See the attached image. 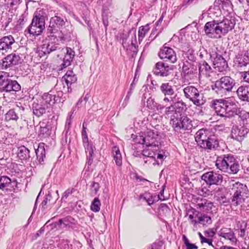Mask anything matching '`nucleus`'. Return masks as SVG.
Returning <instances> with one entry per match:
<instances>
[{"instance_id": "f257e3e1", "label": "nucleus", "mask_w": 249, "mask_h": 249, "mask_svg": "<svg viewBox=\"0 0 249 249\" xmlns=\"http://www.w3.org/2000/svg\"><path fill=\"white\" fill-rule=\"evenodd\" d=\"M229 187L231 196L229 199V203L231 207L241 205L249 197V190L245 184L232 181Z\"/></svg>"}, {"instance_id": "f03ea898", "label": "nucleus", "mask_w": 249, "mask_h": 249, "mask_svg": "<svg viewBox=\"0 0 249 249\" xmlns=\"http://www.w3.org/2000/svg\"><path fill=\"white\" fill-rule=\"evenodd\" d=\"M236 104L233 98L227 100L219 99L213 101L211 107L213 108L216 114L220 117L230 118L234 115Z\"/></svg>"}, {"instance_id": "7ed1b4c3", "label": "nucleus", "mask_w": 249, "mask_h": 249, "mask_svg": "<svg viewBox=\"0 0 249 249\" xmlns=\"http://www.w3.org/2000/svg\"><path fill=\"white\" fill-rule=\"evenodd\" d=\"M184 96L197 107H201L205 104L206 100L203 94L194 86H187L183 89Z\"/></svg>"}, {"instance_id": "20e7f679", "label": "nucleus", "mask_w": 249, "mask_h": 249, "mask_svg": "<svg viewBox=\"0 0 249 249\" xmlns=\"http://www.w3.org/2000/svg\"><path fill=\"white\" fill-rule=\"evenodd\" d=\"M234 85V80L231 77L223 76L217 80L212 87L215 93L222 96L226 92L231 91Z\"/></svg>"}, {"instance_id": "39448f33", "label": "nucleus", "mask_w": 249, "mask_h": 249, "mask_svg": "<svg viewBox=\"0 0 249 249\" xmlns=\"http://www.w3.org/2000/svg\"><path fill=\"white\" fill-rule=\"evenodd\" d=\"M45 16L36 15L33 17L32 23L28 28V32L34 36L40 35L45 29Z\"/></svg>"}, {"instance_id": "423d86ee", "label": "nucleus", "mask_w": 249, "mask_h": 249, "mask_svg": "<svg viewBox=\"0 0 249 249\" xmlns=\"http://www.w3.org/2000/svg\"><path fill=\"white\" fill-rule=\"evenodd\" d=\"M204 30L206 35L210 38H220L222 36L217 20L207 22L204 26Z\"/></svg>"}, {"instance_id": "0eeeda50", "label": "nucleus", "mask_w": 249, "mask_h": 249, "mask_svg": "<svg viewBox=\"0 0 249 249\" xmlns=\"http://www.w3.org/2000/svg\"><path fill=\"white\" fill-rule=\"evenodd\" d=\"M210 56L215 69L220 72H222L228 68V65L226 60L221 55L219 54L215 51L210 52Z\"/></svg>"}, {"instance_id": "6e6552de", "label": "nucleus", "mask_w": 249, "mask_h": 249, "mask_svg": "<svg viewBox=\"0 0 249 249\" xmlns=\"http://www.w3.org/2000/svg\"><path fill=\"white\" fill-rule=\"evenodd\" d=\"M201 179L210 185H218L222 182L223 177L221 174L212 171L203 174Z\"/></svg>"}, {"instance_id": "1a4fd4ad", "label": "nucleus", "mask_w": 249, "mask_h": 249, "mask_svg": "<svg viewBox=\"0 0 249 249\" xmlns=\"http://www.w3.org/2000/svg\"><path fill=\"white\" fill-rule=\"evenodd\" d=\"M66 23L64 19L58 16H55L52 17L50 21V25L47 29L48 33L51 35L53 33H55L58 29L63 28Z\"/></svg>"}, {"instance_id": "9d476101", "label": "nucleus", "mask_w": 249, "mask_h": 249, "mask_svg": "<svg viewBox=\"0 0 249 249\" xmlns=\"http://www.w3.org/2000/svg\"><path fill=\"white\" fill-rule=\"evenodd\" d=\"M218 23L222 36H225L229 31H231L234 28L235 20L234 18L228 17L224 18L222 21L218 20Z\"/></svg>"}, {"instance_id": "9b49d317", "label": "nucleus", "mask_w": 249, "mask_h": 249, "mask_svg": "<svg viewBox=\"0 0 249 249\" xmlns=\"http://www.w3.org/2000/svg\"><path fill=\"white\" fill-rule=\"evenodd\" d=\"M173 66L169 67L162 62L156 63L153 69L154 74L157 76L166 77L171 74L173 69Z\"/></svg>"}, {"instance_id": "f8f14e48", "label": "nucleus", "mask_w": 249, "mask_h": 249, "mask_svg": "<svg viewBox=\"0 0 249 249\" xmlns=\"http://www.w3.org/2000/svg\"><path fill=\"white\" fill-rule=\"evenodd\" d=\"M15 44V39L11 35L1 38L0 39V53H4L9 51H11L12 46Z\"/></svg>"}, {"instance_id": "ddd939ff", "label": "nucleus", "mask_w": 249, "mask_h": 249, "mask_svg": "<svg viewBox=\"0 0 249 249\" xmlns=\"http://www.w3.org/2000/svg\"><path fill=\"white\" fill-rule=\"evenodd\" d=\"M159 56L161 59L168 60L172 63H174L177 61L176 53L170 47H163L159 52Z\"/></svg>"}, {"instance_id": "4468645a", "label": "nucleus", "mask_w": 249, "mask_h": 249, "mask_svg": "<svg viewBox=\"0 0 249 249\" xmlns=\"http://www.w3.org/2000/svg\"><path fill=\"white\" fill-rule=\"evenodd\" d=\"M21 63V58L18 54L12 53L6 56L2 60V66L4 69H7L13 66Z\"/></svg>"}, {"instance_id": "2eb2a0df", "label": "nucleus", "mask_w": 249, "mask_h": 249, "mask_svg": "<svg viewBox=\"0 0 249 249\" xmlns=\"http://www.w3.org/2000/svg\"><path fill=\"white\" fill-rule=\"evenodd\" d=\"M233 157H218L215 165L218 169L224 172H228L230 163L234 160Z\"/></svg>"}, {"instance_id": "dca6fc26", "label": "nucleus", "mask_w": 249, "mask_h": 249, "mask_svg": "<svg viewBox=\"0 0 249 249\" xmlns=\"http://www.w3.org/2000/svg\"><path fill=\"white\" fill-rule=\"evenodd\" d=\"M249 129L243 126H233L231 131V137L237 141H241L249 133Z\"/></svg>"}, {"instance_id": "f3484780", "label": "nucleus", "mask_w": 249, "mask_h": 249, "mask_svg": "<svg viewBox=\"0 0 249 249\" xmlns=\"http://www.w3.org/2000/svg\"><path fill=\"white\" fill-rule=\"evenodd\" d=\"M218 235L224 240L228 241L231 245L236 244L237 239L235 233L230 228H223L218 232Z\"/></svg>"}, {"instance_id": "a211bd4d", "label": "nucleus", "mask_w": 249, "mask_h": 249, "mask_svg": "<svg viewBox=\"0 0 249 249\" xmlns=\"http://www.w3.org/2000/svg\"><path fill=\"white\" fill-rule=\"evenodd\" d=\"M52 34V36H54L57 40L62 43L69 41L71 39V32L69 28H62L59 31L57 30L55 33Z\"/></svg>"}, {"instance_id": "6ab92c4d", "label": "nucleus", "mask_w": 249, "mask_h": 249, "mask_svg": "<svg viewBox=\"0 0 249 249\" xmlns=\"http://www.w3.org/2000/svg\"><path fill=\"white\" fill-rule=\"evenodd\" d=\"M210 131L207 129H201L198 130L195 135V140L197 144L202 147L204 144L211 135Z\"/></svg>"}, {"instance_id": "aec40b11", "label": "nucleus", "mask_w": 249, "mask_h": 249, "mask_svg": "<svg viewBox=\"0 0 249 249\" xmlns=\"http://www.w3.org/2000/svg\"><path fill=\"white\" fill-rule=\"evenodd\" d=\"M60 94H62V93H58V95L56 96L50 93H45L42 96L41 103L46 105H53L55 103L61 102V99L60 97Z\"/></svg>"}, {"instance_id": "412c9836", "label": "nucleus", "mask_w": 249, "mask_h": 249, "mask_svg": "<svg viewBox=\"0 0 249 249\" xmlns=\"http://www.w3.org/2000/svg\"><path fill=\"white\" fill-rule=\"evenodd\" d=\"M58 48L57 44H54L53 42H44L41 46L39 50V54L40 57L44 55L49 54L52 52L55 51Z\"/></svg>"}, {"instance_id": "4be33fe9", "label": "nucleus", "mask_w": 249, "mask_h": 249, "mask_svg": "<svg viewBox=\"0 0 249 249\" xmlns=\"http://www.w3.org/2000/svg\"><path fill=\"white\" fill-rule=\"evenodd\" d=\"M158 132L153 130H148L146 134L145 135L144 140L145 141V145L147 147L156 146L155 139L158 136Z\"/></svg>"}, {"instance_id": "5701e85b", "label": "nucleus", "mask_w": 249, "mask_h": 249, "mask_svg": "<svg viewBox=\"0 0 249 249\" xmlns=\"http://www.w3.org/2000/svg\"><path fill=\"white\" fill-rule=\"evenodd\" d=\"M21 89L20 85L16 80H11L9 79L3 88L0 91H18Z\"/></svg>"}, {"instance_id": "b1692460", "label": "nucleus", "mask_w": 249, "mask_h": 249, "mask_svg": "<svg viewBox=\"0 0 249 249\" xmlns=\"http://www.w3.org/2000/svg\"><path fill=\"white\" fill-rule=\"evenodd\" d=\"M137 43L135 32L129 31L128 35H123L122 45L123 47H128L130 44Z\"/></svg>"}, {"instance_id": "393cba45", "label": "nucleus", "mask_w": 249, "mask_h": 249, "mask_svg": "<svg viewBox=\"0 0 249 249\" xmlns=\"http://www.w3.org/2000/svg\"><path fill=\"white\" fill-rule=\"evenodd\" d=\"M219 146V142L216 136L212 134L202 148L208 149H214Z\"/></svg>"}, {"instance_id": "a878e982", "label": "nucleus", "mask_w": 249, "mask_h": 249, "mask_svg": "<svg viewBox=\"0 0 249 249\" xmlns=\"http://www.w3.org/2000/svg\"><path fill=\"white\" fill-rule=\"evenodd\" d=\"M237 93L240 99L249 102V86H240L237 90Z\"/></svg>"}, {"instance_id": "bb28decb", "label": "nucleus", "mask_w": 249, "mask_h": 249, "mask_svg": "<svg viewBox=\"0 0 249 249\" xmlns=\"http://www.w3.org/2000/svg\"><path fill=\"white\" fill-rule=\"evenodd\" d=\"M195 217L197 218V224H200L205 226L210 225L212 223L211 217L204 213L197 212Z\"/></svg>"}, {"instance_id": "cd10ccee", "label": "nucleus", "mask_w": 249, "mask_h": 249, "mask_svg": "<svg viewBox=\"0 0 249 249\" xmlns=\"http://www.w3.org/2000/svg\"><path fill=\"white\" fill-rule=\"evenodd\" d=\"M62 81H65L69 89L70 85L77 81V77L72 71H68L62 77Z\"/></svg>"}, {"instance_id": "c85d7f7f", "label": "nucleus", "mask_w": 249, "mask_h": 249, "mask_svg": "<svg viewBox=\"0 0 249 249\" xmlns=\"http://www.w3.org/2000/svg\"><path fill=\"white\" fill-rule=\"evenodd\" d=\"M182 116L181 114H178L176 113V115H173V116H171L170 124L172 125L173 127L175 128L176 131L181 130Z\"/></svg>"}, {"instance_id": "c756f323", "label": "nucleus", "mask_w": 249, "mask_h": 249, "mask_svg": "<svg viewBox=\"0 0 249 249\" xmlns=\"http://www.w3.org/2000/svg\"><path fill=\"white\" fill-rule=\"evenodd\" d=\"M196 206L203 211L209 213L212 211L213 207V204L211 201L204 199H201V201L196 204Z\"/></svg>"}, {"instance_id": "7c9ffc66", "label": "nucleus", "mask_w": 249, "mask_h": 249, "mask_svg": "<svg viewBox=\"0 0 249 249\" xmlns=\"http://www.w3.org/2000/svg\"><path fill=\"white\" fill-rule=\"evenodd\" d=\"M160 90L165 96H172L175 93L173 87L168 83H162L160 86Z\"/></svg>"}, {"instance_id": "2f4dec72", "label": "nucleus", "mask_w": 249, "mask_h": 249, "mask_svg": "<svg viewBox=\"0 0 249 249\" xmlns=\"http://www.w3.org/2000/svg\"><path fill=\"white\" fill-rule=\"evenodd\" d=\"M222 189L219 187H217L215 189L214 191L215 192L214 195V198L220 204H224L228 202H229V200H228L225 196L224 194H222L220 195L219 194V192H221Z\"/></svg>"}, {"instance_id": "473e14b6", "label": "nucleus", "mask_w": 249, "mask_h": 249, "mask_svg": "<svg viewBox=\"0 0 249 249\" xmlns=\"http://www.w3.org/2000/svg\"><path fill=\"white\" fill-rule=\"evenodd\" d=\"M48 105L44 104H36L34 107V114L37 117H40L46 113V109L48 108Z\"/></svg>"}, {"instance_id": "72a5a7b5", "label": "nucleus", "mask_w": 249, "mask_h": 249, "mask_svg": "<svg viewBox=\"0 0 249 249\" xmlns=\"http://www.w3.org/2000/svg\"><path fill=\"white\" fill-rule=\"evenodd\" d=\"M211 71V68L205 61H202L199 63V71L200 74L209 76Z\"/></svg>"}, {"instance_id": "f704fd0d", "label": "nucleus", "mask_w": 249, "mask_h": 249, "mask_svg": "<svg viewBox=\"0 0 249 249\" xmlns=\"http://www.w3.org/2000/svg\"><path fill=\"white\" fill-rule=\"evenodd\" d=\"M12 183H16V180L11 181L10 178L7 176H2L0 178V189L3 190L8 187Z\"/></svg>"}, {"instance_id": "c9c22d12", "label": "nucleus", "mask_w": 249, "mask_h": 249, "mask_svg": "<svg viewBox=\"0 0 249 249\" xmlns=\"http://www.w3.org/2000/svg\"><path fill=\"white\" fill-rule=\"evenodd\" d=\"M18 118V116L14 109H10L5 115V120L6 122L17 121Z\"/></svg>"}, {"instance_id": "e433bc0d", "label": "nucleus", "mask_w": 249, "mask_h": 249, "mask_svg": "<svg viewBox=\"0 0 249 249\" xmlns=\"http://www.w3.org/2000/svg\"><path fill=\"white\" fill-rule=\"evenodd\" d=\"M10 77H12V75L9 72L0 71V91L3 88Z\"/></svg>"}, {"instance_id": "4c0bfd02", "label": "nucleus", "mask_w": 249, "mask_h": 249, "mask_svg": "<svg viewBox=\"0 0 249 249\" xmlns=\"http://www.w3.org/2000/svg\"><path fill=\"white\" fill-rule=\"evenodd\" d=\"M138 47L137 42L133 43V44H130L128 47H124V48L126 49V51L129 55L132 57H134L138 51Z\"/></svg>"}, {"instance_id": "58836bf2", "label": "nucleus", "mask_w": 249, "mask_h": 249, "mask_svg": "<svg viewBox=\"0 0 249 249\" xmlns=\"http://www.w3.org/2000/svg\"><path fill=\"white\" fill-rule=\"evenodd\" d=\"M147 107L151 109H162L164 108V106L160 104L157 103L154 99L151 97L149 98L147 100Z\"/></svg>"}, {"instance_id": "ea45409f", "label": "nucleus", "mask_w": 249, "mask_h": 249, "mask_svg": "<svg viewBox=\"0 0 249 249\" xmlns=\"http://www.w3.org/2000/svg\"><path fill=\"white\" fill-rule=\"evenodd\" d=\"M176 114H180L181 113L186 111L187 109L186 105L182 101H178L174 103Z\"/></svg>"}, {"instance_id": "a19ab883", "label": "nucleus", "mask_w": 249, "mask_h": 249, "mask_svg": "<svg viewBox=\"0 0 249 249\" xmlns=\"http://www.w3.org/2000/svg\"><path fill=\"white\" fill-rule=\"evenodd\" d=\"M182 124L181 126V129L183 130H190L192 128L193 125L192 122L190 119L185 115L182 116Z\"/></svg>"}, {"instance_id": "79ce46f5", "label": "nucleus", "mask_w": 249, "mask_h": 249, "mask_svg": "<svg viewBox=\"0 0 249 249\" xmlns=\"http://www.w3.org/2000/svg\"><path fill=\"white\" fill-rule=\"evenodd\" d=\"M131 138L133 139L135 142L145 145V141L144 140V134L143 133H139L138 135L132 134Z\"/></svg>"}, {"instance_id": "37998d69", "label": "nucleus", "mask_w": 249, "mask_h": 249, "mask_svg": "<svg viewBox=\"0 0 249 249\" xmlns=\"http://www.w3.org/2000/svg\"><path fill=\"white\" fill-rule=\"evenodd\" d=\"M101 205L100 201L98 197L94 198L90 205V209L94 212H98L100 210V206Z\"/></svg>"}, {"instance_id": "c03bdc74", "label": "nucleus", "mask_w": 249, "mask_h": 249, "mask_svg": "<svg viewBox=\"0 0 249 249\" xmlns=\"http://www.w3.org/2000/svg\"><path fill=\"white\" fill-rule=\"evenodd\" d=\"M243 223H244L243 221H236V227L240 230L238 235L242 238H244L245 236L246 228L247 226V223H245L244 226H243L242 224Z\"/></svg>"}, {"instance_id": "a18cd8bd", "label": "nucleus", "mask_w": 249, "mask_h": 249, "mask_svg": "<svg viewBox=\"0 0 249 249\" xmlns=\"http://www.w3.org/2000/svg\"><path fill=\"white\" fill-rule=\"evenodd\" d=\"M140 198L145 200L150 206L152 205L155 202L154 197L149 193L146 192L143 195H141Z\"/></svg>"}, {"instance_id": "49530a36", "label": "nucleus", "mask_w": 249, "mask_h": 249, "mask_svg": "<svg viewBox=\"0 0 249 249\" xmlns=\"http://www.w3.org/2000/svg\"><path fill=\"white\" fill-rule=\"evenodd\" d=\"M136 86V82H135V77L130 85V88L129 91L127 92V94L124 98V101L127 103L130 99V96H131L133 91L134 89Z\"/></svg>"}, {"instance_id": "de8ad7c7", "label": "nucleus", "mask_w": 249, "mask_h": 249, "mask_svg": "<svg viewBox=\"0 0 249 249\" xmlns=\"http://www.w3.org/2000/svg\"><path fill=\"white\" fill-rule=\"evenodd\" d=\"M234 160H232V162L230 163V172H228L230 173L235 174H236L239 170V165L238 163L234 162Z\"/></svg>"}, {"instance_id": "09e8293b", "label": "nucleus", "mask_w": 249, "mask_h": 249, "mask_svg": "<svg viewBox=\"0 0 249 249\" xmlns=\"http://www.w3.org/2000/svg\"><path fill=\"white\" fill-rule=\"evenodd\" d=\"M209 14H213L215 17H218L221 14V11L219 6H211L208 10Z\"/></svg>"}, {"instance_id": "8fccbe9b", "label": "nucleus", "mask_w": 249, "mask_h": 249, "mask_svg": "<svg viewBox=\"0 0 249 249\" xmlns=\"http://www.w3.org/2000/svg\"><path fill=\"white\" fill-rule=\"evenodd\" d=\"M85 148V152L89 156H92L93 154V147L92 145L90 144L89 142V141L85 142H83Z\"/></svg>"}, {"instance_id": "3c124183", "label": "nucleus", "mask_w": 249, "mask_h": 249, "mask_svg": "<svg viewBox=\"0 0 249 249\" xmlns=\"http://www.w3.org/2000/svg\"><path fill=\"white\" fill-rule=\"evenodd\" d=\"M36 156H45L46 152L44 148V143H39L38 148L36 150Z\"/></svg>"}, {"instance_id": "603ef678", "label": "nucleus", "mask_w": 249, "mask_h": 249, "mask_svg": "<svg viewBox=\"0 0 249 249\" xmlns=\"http://www.w3.org/2000/svg\"><path fill=\"white\" fill-rule=\"evenodd\" d=\"M30 151L24 146H22L18 148L17 150L18 156H26L29 155Z\"/></svg>"}, {"instance_id": "864d4df0", "label": "nucleus", "mask_w": 249, "mask_h": 249, "mask_svg": "<svg viewBox=\"0 0 249 249\" xmlns=\"http://www.w3.org/2000/svg\"><path fill=\"white\" fill-rule=\"evenodd\" d=\"M100 186L98 183L92 182L91 185L90 193L92 196L96 195L99 191Z\"/></svg>"}, {"instance_id": "5fc2aeb1", "label": "nucleus", "mask_w": 249, "mask_h": 249, "mask_svg": "<svg viewBox=\"0 0 249 249\" xmlns=\"http://www.w3.org/2000/svg\"><path fill=\"white\" fill-rule=\"evenodd\" d=\"M149 27L148 26H145L144 27L142 26L140 27L139 32H138V36L139 39L140 38H143L144 36H145L146 33L148 32L149 31Z\"/></svg>"}, {"instance_id": "6e6d98bb", "label": "nucleus", "mask_w": 249, "mask_h": 249, "mask_svg": "<svg viewBox=\"0 0 249 249\" xmlns=\"http://www.w3.org/2000/svg\"><path fill=\"white\" fill-rule=\"evenodd\" d=\"M73 57L68 55H65L63 59V62L62 64L63 68H66L70 65Z\"/></svg>"}, {"instance_id": "4d7b16f0", "label": "nucleus", "mask_w": 249, "mask_h": 249, "mask_svg": "<svg viewBox=\"0 0 249 249\" xmlns=\"http://www.w3.org/2000/svg\"><path fill=\"white\" fill-rule=\"evenodd\" d=\"M11 7H17L21 2V0H4Z\"/></svg>"}, {"instance_id": "13d9d810", "label": "nucleus", "mask_w": 249, "mask_h": 249, "mask_svg": "<svg viewBox=\"0 0 249 249\" xmlns=\"http://www.w3.org/2000/svg\"><path fill=\"white\" fill-rule=\"evenodd\" d=\"M190 64L187 62H186V63L183 64L182 68V72L184 73L185 75L186 74H189L192 73L191 70H190Z\"/></svg>"}, {"instance_id": "bf43d9fd", "label": "nucleus", "mask_w": 249, "mask_h": 249, "mask_svg": "<svg viewBox=\"0 0 249 249\" xmlns=\"http://www.w3.org/2000/svg\"><path fill=\"white\" fill-rule=\"evenodd\" d=\"M198 235L202 243H206L210 246H213L212 240L211 239L204 237L200 232L198 233Z\"/></svg>"}, {"instance_id": "052dcab7", "label": "nucleus", "mask_w": 249, "mask_h": 249, "mask_svg": "<svg viewBox=\"0 0 249 249\" xmlns=\"http://www.w3.org/2000/svg\"><path fill=\"white\" fill-rule=\"evenodd\" d=\"M165 113L167 115H169L174 113L173 115H176L175 107L174 104L171 105L169 107L166 108Z\"/></svg>"}, {"instance_id": "680f3d73", "label": "nucleus", "mask_w": 249, "mask_h": 249, "mask_svg": "<svg viewBox=\"0 0 249 249\" xmlns=\"http://www.w3.org/2000/svg\"><path fill=\"white\" fill-rule=\"evenodd\" d=\"M230 3V1L227 0H215L214 6H219V5H222V7H223L224 5H229Z\"/></svg>"}, {"instance_id": "e2e57ef3", "label": "nucleus", "mask_w": 249, "mask_h": 249, "mask_svg": "<svg viewBox=\"0 0 249 249\" xmlns=\"http://www.w3.org/2000/svg\"><path fill=\"white\" fill-rule=\"evenodd\" d=\"M82 139L83 142H85L88 141V137L86 131V128L85 124H83V129L82 131Z\"/></svg>"}, {"instance_id": "0e129e2a", "label": "nucleus", "mask_w": 249, "mask_h": 249, "mask_svg": "<svg viewBox=\"0 0 249 249\" xmlns=\"http://www.w3.org/2000/svg\"><path fill=\"white\" fill-rule=\"evenodd\" d=\"M71 115L70 117V118L68 119L66 121V124H65V131L66 132V135L67 134V133H68V132L70 130V128L71 126Z\"/></svg>"}, {"instance_id": "69168bd1", "label": "nucleus", "mask_w": 249, "mask_h": 249, "mask_svg": "<svg viewBox=\"0 0 249 249\" xmlns=\"http://www.w3.org/2000/svg\"><path fill=\"white\" fill-rule=\"evenodd\" d=\"M197 212L195 209H193V214H190L189 215V218L190 220H191V223L194 226H195V225H196L197 224V220H195V219H194V214H196V213Z\"/></svg>"}, {"instance_id": "338daca9", "label": "nucleus", "mask_w": 249, "mask_h": 249, "mask_svg": "<svg viewBox=\"0 0 249 249\" xmlns=\"http://www.w3.org/2000/svg\"><path fill=\"white\" fill-rule=\"evenodd\" d=\"M50 196H47L43 199V200L40 204V206L41 207L42 209H45L46 208V206H47L48 201L50 200Z\"/></svg>"}, {"instance_id": "774afa93", "label": "nucleus", "mask_w": 249, "mask_h": 249, "mask_svg": "<svg viewBox=\"0 0 249 249\" xmlns=\"http://www.w3.org/2000/svg\"><path fill=\"white\" fill-rule=\"evenodd\" d=\"M242 77L244 81L249 83V70L242 72Z\"/></svg>"}]
</instances>
